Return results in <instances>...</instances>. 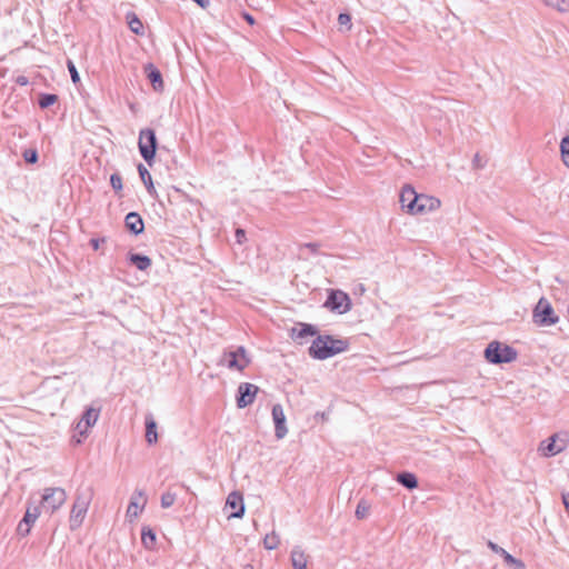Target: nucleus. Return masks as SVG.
Returning <instances> with one entry per match:
<instances>
[{
	"mask_svg": "<svg viewBox=\"0 0 569 569\" xmlns=\"http://www.w3.org/2000/svg\"><path fill=\"white\" fill-rule=\"evenodd\" d=\"M58 96L54 93H40L38 97V106L41 109H47L58 101Z\"/></svg>",
	"mask_w": 569,
	"mask_h": 569,
	"instance_id": "bb28decb",
	"label": "nucleus"
},
{
	"mask_svg": "<svg viewBox=\"0 0 569 569\" xmlns=\"http://www.w3.org/2000/svg\"><path fill=\"white\" fill-rule=\"evenodd\" d=\"M271 415L274 423V435L277 439L284 438L288 433V429L286 426V416L282 406L280 403L273 405Z\"/></svg>",
	"mask_w": 569,
	"mask_h": 569,
	"instance_id": "2eb2a0df",
	"label": "nucleus"
},
{
	"mask_svg": "<svg viewBox=\"0 0 569 569\" xmlns=\"http://www.w3.org/2000/svg\"><path fill=\"white\" fill-rule=\"evenodd\" d=\"M319 330L317 326L307 322H297L289 331L290 338L298 345H303L308 337H317Z\"/></svg>",
	"mask_w": 569,
	"mask_h": 569,
	"instance_id": "ddd939ff",
	"label": "nucleus"
},
{
	"mask_svg": "<svg viewBox=\"0 0 569 569\" xmlns=\"http://www.w3.org/2000/svg\"><path fill=\"white\" fill-rule=\"evenodd\" d=\"M67 500V492L61 487H48L43 489L40 500V509L44 512L52 515L56 512Z\"/></svg>",
	"mask_w": 569,
	"mask_h": 569,
	"instance_id": "423d86ee",
	"label": "nucleus"
},
{
	"mask_svg": "<svg viewBox=\"0 0 569 569\" xmlns=\"http://www.w3.org/2000/svg\"><path fill=\"white\" fill-rule=\"evenodd\" d=\"M93 497L91 487L80 488L77 490L76 499L70 511V529H78L87 515L88 508Z\"/></svg>",
	"mask_w": 569,
	"mask_h": 569,
	"instance_id": "7ed1b4c3",
	"label": "nucleus"
},
{
	"mask_svg": "<svg viewBox=\"0 0 569 569\" xmlns=\"http://www.w3.org/2000/svg\"><path fill=\"white\" fill-rule=\"evenodd\" d=\"M128 26L130 30L136 34L143 33V24L136 13L130 12L127 14Z\"/></svg>",
	"mask_w": 569,
	"mask_h": 569,
	"instance_id": "a878e982",
	"label": "nucleus"
},
{
	"mask_svg": "<svg viewBox=\"0 0 569 569\" xmlns=\"http://www.w3.org/2000/svg\"><path fill=\"white\" fill-rule=\"evenodd\" d=\"M176 499H177V495L174 492H170V491L163 492L161 495V507L162 508L171 507L174 503Z\"/></svg>",
	"mask_w": 569,
	"mask_h": 569,
	"instance_id": "2f4dec72",
	"label": "nucleus"
},
{
	"mask_svg": "<svg viewBox=\"0 0 569 569\" xmlns=\"http://www.w3.org/2000/svg\"><path fill=\"white\" fill-rule=\"evenodd\" d=\"M138 509H139L138 503H136V502H130V505L128 506V510H127V512H128V513L133 512V515H134V516H137V513H138Z\"/></svg>",
	"mask_w": 569,
	"mask_h": 569,
	"instance_id": "a19ab883",
	"label": "nucleus"
},
{
	"mask_svg": "<svg viewBox=\"0 0 569 569\" xmlns=\"http://www.w3.org/2000/svg\"><path fill=\"white\" fill-rule=\"evenodd\" d=\"M40 512L41 509L39 506L28 502L26 513L17 526V535L20 537H27L39 518Z\"/></svg>",
	"mask_w": 569,
	"mask_h": 569,
	"instance_id": "9d476101",
	"label": "nucleus"
},
{
	"mask_svg": "<svg viewBox=\"0 0 569 569\" xmlns=\"http://www.w3.org/2000/svg\"><path fill=\"white\" fill-rule=\"evenodd\" d=\"M396 480L408 490H413L419 486L417 476L410 471L399 472L396 477Z\"/></svg>",
	"mask_w": 569,
	"mask_h": 569,
	"instance_id": "4be33fe9",
	"label": "nucleus"
},
{
	"mask_svg": "<svg viewBox=\"0 0 569 569\" xmlns=\"http://www.w3.org/2000/svg\"><path fill=\"white\" fill-rule=\"evenodd\" d=\"M560 153L563 163L569 168V134L560 141Z\"/></svg>",
	"mask_w": 569,
	"mask_h": 569,
	"instance_id": "c756f323",
	"label": "nucleus"
},
{
	"mask_svg": "<svg viewBox=\"0 0 569 569\" xmlns=\"http://www.w3.org/2000/svg\"><path fill=\"white\" fill-rule=\"evenodd\" d=\"M259 387L250 382H241L238 386L236 395V403L239 409H243L253 403Z\"/></svg>",
	"mask_w": 569,
	"mask_h": 569,
	"instance_id": "9b49d317",
	"label": "nucleus"
},
{
	"mask_svg": "<svg viewBox=\"0 0 569 569\" xmlns=\"http://www.w3.org/2000/svg\"><path fill=\"white\" fill-rule=\"evenodd\" d=\"M223 361L229 369L243 371L250 363V358L247 356V350L243 346L237 347L234 350L224 351Z\"/></svg>",
	"mask_w": 569,
	"mask_h": 569,
	"instance_id": "1a4fd4ad",
	"label": "nucleus"
},
{
	"mask_svg": "<svg viewBox=\"0 0 569 569\" xmlns=\"http://www.w3.org/2000/svg\"><path fill=\"white\" fill-rule=\"evenodd\" d=\"M546 6L551 7L559 12L569 11V0H543Z\"/></svg>",
	"mask_w": 569,
	"mask_h": 569,
	"instance_id": "cd10ccee",
	"label": "nucleus"
},
{
	"mask_svg": "<svg viewBox=\"0 0 569 569\" xmlns=\"http://www.w3.org/2000/svg\"><path fill=\"white\" fill-rule=\"evenodd\" d=\"M144 70H146L147 78L150 81L152 88L156 91H162L163 80H162V74H161L160 70L152 63H148L144 67Z\"/></svg>",
	"mask_w": 569,
	"mask_h": 569,
	"instance_id": "6ab92c4d",
	"label": "nucleus"
},
{
	"mask_svg": "<svg viewBox=\"0 0 569 569\" xmlns=\"http://www.w3.org/2000/svg\"><path fill=\"white\" fill-rule=\"evenodd\" d=\"M110 184L116 192L122 190V178L119 173H112L110 176Z\"/></svg>",
	"mask_w": 569,
	"mask_h": 569,
	"instance_id": "72a5a7b5",
	"label": "nucleus"
},
{
	"mask_svg": "<svg viewBox=\"0 0 569 569\" xmlns=\"http://www.w3.org/2000/svg\"><path fill=\"white\" fill-rule=\"evenodd\" d=\"M236 241L239 244H242L247 240L246 230L242 228H237L234 231Z\"/></svg>",
	"mask_w": 569,
	"mask_h": 569,
	"instance_id": "e433bc0d",
	"label": "nucleus"
},
{
	"mask_svg": "<svg viewBox=\"0 0 569 569\" xmlns=\"http://www.w3.org/2000/svg\"><path fill=\"white\" fill-rule=\"evenodd\" d=\"M127 259L132 266H134L140 271L147 270L152 264L151 259L143 253L129 252Z\"/></svg>",
	"mask_w": 569,
	"mask_h": 569,
	"instance_id": "412c9836",
	"label": "nucleus"
},
{
	"mask_svg": "<svg viewBox=\"0 0 569 569\" xmlns=\"http://www.w3.org/2000/svg\"><path fill=\"white\" fill-rule=\"evenodd\" d=\"M338 22L340 26H346L347 30L351 29V16L348 12L339 13Z\"/></svg>",
	"mask_w": 569,
	"mask_h": 569,
	"instance_id": "c9c22d12",
	"label": "nucleus"
},
{
	"mask_svg": "<svg viewBox=\"0 0 569 569\" xmlns=\"http://www.w3.org/2000/svg\"><path fill=\"white\" fill-rule=\"evenodd\" d=\"M23 159L27 163H30V164L38 162V160H39L38 151L36 149H26L23 151Z\"/></svg>",
	"mask_w": 569,
	"mask_h": 569,
	"instance_id": "473e14b6",
	"label": "nucleus"
},
{
	"mask_svg": "<svg viewBox=\"0 0 569 569\" xmlns=\"http://www.w3.org/2000/svg\"><path fill=\"white\" fill-rule=\"evenodd\" d=\"M533 322L540 327H550L559 321L551 303L541 297L532 311Z\"/></svg>",
	"mask_w": 569,
	"mask_h": 569,
	"instance_id": "0eeeda50",
	"label": "nucleus"
},
{
	"mask_svg": "<svg viewBox=\"0 0 569 569\" xmlns=\"http://www.w3.org/2000/svg\"><path fill=\"white\" fill-rule=\"evenodd\" d=\"M290 558L293 569H307L306 555L299 547H295L291 550Z\"/></svg>",
	"mask_w": 569,
	"mask_h": 569,
	"instance_id": "b1692460",
	"label": "nucleus"
},
{
	"mask_svg": "<svg viewBox=\"0 0 569 569\" xmlns=\"http://www.w3.org/2000/svg\"><path fill=\"white\" fill-rule=\"evenodd\" d=\"M303 247L309 249L311 253L317 254L319 252L320 244L317 242H308L305 243Z\"/></svg>",
	"mask_w": 569,
	"mask_h": 569,
	"instance_id": "58836bf2",
	"label": "nucleus"
},
{
	"mask_svg": "<svg viewBox=\"0 0 569 569\" xmlns=\"http://www.w3.org/2000/svg\"><path fill=\"white\" fill-rule=\"evenodd\" d=\"M81 442H82L81 438L76 439V443H81Z\"/></svg>",
	"mask_w": 569,
	"mask_h": 569,
	"instance_id": "c03bdc74",
	"label": "nucleus"
},
{
	"mask_svg": "<svg viewBox=\"0 0 569 569\" xmlns=\"http://www.w3.org/2000/svg\"><path fill=\"white\" fill-rule=\"evenodd\" d=\"M14 81L18 86L21 87L29 84V79L26 76H18Z\"/></svg>",
	"mask_w": 569,
	"mask_h": 569,
	"instance_id": "ea45409f",
	"label": "nucleus"
},
{
	"mask_svg": "<svg viewBox=\"0 0 569 569\" xmlns=\"http://www.w3.org/2000/svg\"><path fill=\"white\" fill-rule=\"evenodd\" d=\"M243 18L250 26L254 24V18L250 13L246 12L243 14Z\"/></svg>",
	"mask_w": 569,
	"mask_h": 569,
	"instance_id": "79ce46f5",
	"label": "nucleus"
},
{
	"mask_svg": "<svg viewBox=\"0 0 569 569\" xmlns=\"http://www.w3.org/2000/svg\"><path fill=\"white\" fill-rule=\"evenodd\" d=\"M473 164L476 168H481L482 164H481V160H480V156L477 153L473 158Z\"/></svg>",
	"mask_w": 569,
	"mask_h": 569,
	"instance_id": "37998d69",
	"label": "nucleus"
},
{
	"mask_svg": "<svg viewBox=\"0 0 569 569\" xmlns=\"http://www.w3.org/2000/svg\"><path fill=\"white\" fill-rule=\"evenodd\" d=\"M157 536L152 528L150 527H143L141 530V542L142 545L151 550L156 546Z\"/></svg>",
	"mask_w": 569,
	"mask_h": 569,
	"instance_id": "393cba45",
	"label": "nucleus"
},
{
	"mask_svg": "<svg viewBox=\"0 0 569 569\" xmlns=\"http://www.w3.org/2000/svg\"><path fill=\"white\" fill-rule=\"evenodd\" d=\"M325 307L331 311L343 315L351 309V299L348 293L339 289H331L328 292Z\"/></svg>",
	"mask_w": 569,
	"mask_h": 569,
	"instance_id": "6e6552de",
	"label": "nucleus"
},
{
	"mask_svg": "<svg viewBox=\"0 0 569 569\" xmlns=\"http://www.w3.org/2000/svg\"><path fill=\"white\" fill-rule=\"evenodd\" d=\"M566 449V441L559 439L558 435H552L546 440L541 441L539 450L543 457H553Z\"/></svg>",
	"mask_w": 569,
	"mask_h": 569,
	"instance_id": "4468645a",
	"label": "nucleus"
},
{
	"mask_svg": "<svg viewBox=\"0 0 569 569\" xmlns=\"http://www.w3.org/2000/svg\"><path fill=\"white\" fill-rule=\"evenodd\" d=\"M67 67H68V71L70 73L72 82L73 83H78L80 81V76H79V72L77 70L76 64L71 60H68L67 61Z\"/></svg>",
	"mask_w": 569,
	"mask_h": 569,
	"instance_id": "f704fd0d",
	"label": "nucleus"
},
{
	"mask_svg": "<svg viewBox=\"0 0 569 569\" xmlns=\"http://www.w3.org/2000/svg\"><path fill=\"white\" fill-rule=\"evenodd\" d=\"M124 226L127 230L134 236H139L144 231V221L136 211L127 213L124 217Z\"/></svg>",
	"mask_w": 569,
	"mask_h": 569,
	"instance_id": "f3484780",
	"label": "nucleus"
},
{
	"mask_svg": "<svg viewBox=\"0 0 569 569\" xmlns=\"http://www.w3.org/2000/svg\"><path fill=\"white\" fill-rule=\"evenodd\" d=\"M488 547L496 553L500 555L503 559V561L511 567V569H526V565L521 559H518L513 557L511 553H509L507 550H505L502 547L498 546L497 543L489 541Z\"/></svg>",
	"mask_w": 569,
	"mask_h": 569,
	"instance_id": "dca6fc26",
	"label": "nucleus"
},
{
	"mask_svg": "<svg viewBox=\"0 0 569 569\" xmlns=\"http://www.w3.org/2000/svg\"><path fill=\"white\" fill-rule=\"evenodd\" d=\"M280 543L278 535L272 532L271 535H267L263 539L264 548L268 550L276 549Z\"/></svg>",
	"mask_w": 569,
	"mask_h": 569,
	"instance_id": "7c9ffc66",
	"label": "nucleus"
},
{
	"mask_svg": "<svg viewBox=\"0 0 569 569\" xmlns=\"http://www.w3.org/2000/svg\"><path fill=\"white\" fill-rule=\"evenodd\" d=\"M483 357L491 365L510 363L518 357V351L501 341L489 342L483 351Z\"/></svg>",
	"mask_w": 569,
	"mask_h": 569,
	"instance_id": "20e7f679",
	"label": "nucleus"
},
{
	"mask_svg": "<svg viewBox=\"0 0 569 569\" xmlns=\"http://www.w3.org/2000/svg\"><path fill=\"white\" fill-rule=\"evenodd\" d=\"M106 242V238H92L90 239V246L93 250H98L101 243Z\"/></svg>",
	"mask_w": 569,
	"mask_h": 569,
	"instance_id": "4c0bfd02",
	"label": "nucleus"
},
{
	"mask_svg": "<svg viewBox=\"0 0 569 569\" xmlns=\"http://www.w3.org/2000/svg\"><path fill=\"white\" fill-rule=\"evenodd\" d=\"M137 170H138L139 177H140L141 181L143 182L148 193L151 197L157 196V191L153 186V181H152L149 170L142 163L138 164Z\"/></svg>",
	"mask_w": 569,
	"mask_h": 569,
	"instance_id": "5701e85b",
	"label": "nucleus"
},
{
	"mask_svg": "<svg viewBox=\"0 0 569 569\" xmlns=\"http://www.w3.org/2000/svg\"><path fill=\"white\" fill-rule=\"evenodd\" d=\"M369 510L370 505L368 503V501L366 499H361L357 505L355 516L359 520L365 519L368 516Z\"/></svg>",
	"mask_w": 569,
	"mask_h": 569,
	"instance_id": "c85d7f7f",
	"label": "nucleus"
},
{
	"mask_svg": "<svg viewBox=\"0 0 569 569\" xmlns=\"http://www.w3.org/2000/svg\"><path fill=\"white\" fill-rule=\"evenodd\" d=\"M138 148L142 159L151 167L156 160L158 149V140L153 129L144 128L140 130Z\"/></svg>",
	"mask_w": 569,
	"mask_h": 569,
	"instance_id": "39448f33",
	"label": "nucleus"
},
{
	"mask_svg": "<svg viewBox=\"0 0 569 569\" xmlns=\"http://www.w3.org/2000/svg\"><path fill=\"white\" fill-rule=\"evenodd\" d=\"M401 208L410 214H425L440 207V200L425 193H418L413 187L406 184L399 196Z\"/></svg>",
	"mask_w": 569,
	"mask_h": 569,
	"instance_id": "f257e3e1",
	"label": "nucleus"
},
{
	"mask_svg": "<svg viewBox=\"0 0 569 569\" xmlns=\"http://www.w3.org/2000/svg\"><path fill=\"white\" fill-rule=\"evenodd\" d=\"M347 339L336 338L331 335H319L308 349L309 356L315 360H326L349 349Z\"/></svg>",
	"mask_w": 569,
	"mask_h": 569,
	"instance_id": "f03ea898",
	"label": "nucleus"
},
{
	"mask_svg": "<svg viewBox=\"0 0 569 569\" xmlns=\"http://www.w3.org/2000/svg\"><path fill=\"white\" fill-rule=\"evenodd\" d=\"M226 506L234 509L229 516L230 518H242L244 515V503L242 495L238 491H232L227 497Z\"/></svg>",
	"mask_w": 569,
	"mask_h": 569,
	"instance_id": "a211bd4d",
	"label": "nucleus"
},
{
	"mask_svg": "<svg viewBox=\"0 0 569 569\" xmlns=\"http://www.w3.org/2000/svg\"><path fill=\"white\" fill-rule=\"evenodd\" d=\"M144 426H146V441L148 445L152 446L158 442V432H157V422L152 416V413H148L144 417Z\"/></svg>",
	"mask_w": 569,
	"mask_h": 569,
	"instance_id": "aec40b11",
	"label": "nucleus"
},
{
	"mask_svg": "<svg viewBox=\"0 0 569 569\" xmlns=\"http://www.w3.org/2000/svg\"><path fill=\"white\" fill-rule=\"evenodd\" d=\"M100 415V409H96L93 407H88L81 415L80 420L76 425V430L80 437L86 438L89 433L90 428H92Z\"/></svg>",
	"mask_w": 569,
	"mask_h": 569,
	"instance_id": "f8f14e48",
	"label": "nucleus"
}]
</instances>
